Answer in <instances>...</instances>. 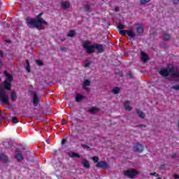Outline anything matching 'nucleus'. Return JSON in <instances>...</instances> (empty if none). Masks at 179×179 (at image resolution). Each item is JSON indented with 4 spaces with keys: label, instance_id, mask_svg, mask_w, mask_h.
I'll return each mask as SVG.
<instances>
[{
    "label": "nucleus",
    "instance_id": "nucleus-25",
    "mask_svg": "<svg viewBox=\"0 0 179 179\" xmlns=\"http://www.w3.org/2000/svg\"><path fill=\"white\" fill-rule=\"evenodd\" d=\"M87 86H90V80H85L83 83V87H86Z\"/></svg>",
    "mask_w": 179,
    "mask_h": 179
},
{
    "label": "nucleus",
    "instance_id": "nucleus-46",
    "mask_svg": "<svg viewBox=\"0 0 179 179\" xmlns=\"http://www.w3.org/2000/svg\"><path fill=\"white\" fill-rule=\"evenodd\" d=\"M173 177H174V178H176V179H179V175L175 174V175L173 176Z\"/></svg>",
    "mask_w": 179,
    "mask_h": 179
},
{
    "label": "nucleus",
    "instance_id": "nucleus-24",
    "mask_svg": "<svg viewBox=\"0 0 179 179\" xmlns=\"http://www.w3.org/2000/svg\"><path fill=\"white\" fill-rule=\"evenodd\" d=\"M83 164L85 169H90V164L89 163V161H85Z\"/></svg>",
    "mask_w": 179,
    "mask_h": 179
},
{
    "label": "nucleus",
    "instance_id": "nucleus-7",
    "mask_svg": "<svg viewBox=\"0 0 179 179\" xmlns=\"http://www.w3.org/2000/svg\"><path fill=\"white\" fill-rule=\"evenodd\" d=\"M94 50H97L99 54H102V52H104V46L101 44L99 43H94Z\"/></svg>",
    "mask_w": 179,
    "mask_h": 179
},
{
    "label": "nucleus",
    "instance_id": "nucleus-29",
    "mask_svg": "<svg viewBox=\"0 0 179 179\" xmlns=\"http://www.w3.org/2000/svg\"><path fill=\"white\" fill-rule=\"evenodd\" d=\"M150 2V0H141L140 1V5H145V3H148Z\"/></svg>",
    "mask_w": 179,
    "mask_h": 179
},
{
    "label": "nucleus",
    "instance_id": "nucleus-27",
    "mask_svg": "<svg viewBox=\"0 0 179 179\" xmlns=\"http://www.w3.org/2000/svg\"><path fill=\"white\" fill-rule=\"evenodd\" d=\"M117 29H119V30H124V29H125V26L121 23H119L117 25Z\"/></svg>",
    "mask_w": 179,
    "mask_h": 179
},
{
    "label": "nucleus",
    "instance_id": "nucleus-54",
    "mask_svg": "<svg viewBox=\"0 0 179 179\" xmlns=\"http://www.w3.org/2000/svg\"><path fill=\"white\" fill-rule=\"evenodd\" d=\"M0 81H1V78H0Z\"/></svg>",
    "mask_w": 179,
    "mask_h": 179
},
{
    "label": "nucleus",
    "instance_id": "nucleus-14",
    "mask_svg": "<svg viewBox=\"0 0 179 179\" xmlns=\"http://www.w3.org/2000/svg\"><path fill=\"white\" fill-rule=\"evenodd\" d=\"M8 160V156L3 153H0V162H5L6 163Z\"/></svg>",
    "mask_w": 179,
    "mask_h": 179
},
{
    "label": "nucleus",
    "instance_id": "nucleus-17",
    "mask_svg": "<svg viewBox=\"0 0 179 179\" xmlns=\"http://www.w3.org/2000/svg\"><path fill=\"white\" fill-rule=\"evenodd\" d=\"M10 99L12 101H15L17 99V94L15 91L11 92Z\"/></svg>",
    "mask_w": 179,
    "mask_h": 179
},
{
    "label": "nucleus",
    "instance_id": "nucleus-51",
    "mask_svg": "<svg viewBox=\"0 0 179 179\" xmlns=\"http://www.w3.org/2000/svg\"><path fill=\"white\" fill-rule=\"evenodd\" d=\"M0 68H2V62L0 61Z\"/></svg>",
    "mask_w": 179,
    "mask_h": 179
},
{
    "label": "nucleus",
    "instance_id": "nucleus-16",
    "mask_svg": "<svg viewBox=\"0 0 179 179\" xmlns=\"http://www.w3.org/2000/svg\"><path fill=\"white\" fill-rule=\"evenodd\" d=\"M99 111H100V108L96 107H92L89 110L90 114H96V113H99Z\"/></svg>",
    "mask_w": 179,
    "mask_h": 179
},
{
    "label": "nucleus",
    "instance_id": "nucleus-33",
    "mask_svg": "<svg viewBox=\"0 0 179 179\" xmlns=\"http://www.w3.org/2000/svg\"><path fill=\"white\" fill-rule=\"evenodd\" d=\"M92 160L94 162V163H99V157H92Z\"/></svg>",
    "mask_w": 179,
    "mask_h": 179
},
{
    "label": "nucleus",
    "instance_id": "nucleus-39",
    "mask_svg": "<svg viewBox=\"0 0 179 179\" xmlns=\"http://www.w3.org/2000/svg\"><path fill=\"white\" fill-rule=\"evenodd\" d=\"M85 68H87V66H90V62H86L84 65Z\"/></svg>",
    "mask_w": 179,
    "mask_h": 179
},
{
    "label": "nucleus",
    "instance_id": "nucleus-26",
    "mask_svg": "<svg viewBox=\"0 0 179 179\" xmlns=\"http://www.w3.org/2000/svg\"><path fill=\"white\" fill-rule=\"evenodd\" d=\"M67 36H68V37H74L75 36V31H73V30L69 31Z\"/></svg>",
    "mask_w": 179,
    "mask_h": 179
},
{
    "label": "nucleus",
    "instance_id": "nucleus-30",
    "mask_svg": "<svg viewBox=\"0 0 179 179\" xmlns=\"http://www.w3.org/2000/svg\"><path fill=\"white\" fill-rule=\"evenodd\" d=\"M12 122L13 124H17L19 122V120L16 118V117H12Z\"/></svg>",
    "mask_w": 179,
    "mask_h": 179
},
{
    "label": "nucleus",
    "instance_id": "nucleus-11",
    "mask_svg": "<svg viewBox=\"0 0 179 179\" xmlns=\"http://www.w3.org/2000/svg\"><path fill=\"white\" fill-rule=\"evenodd\" d=\"M61 6L62 9H69V8L71 7V3H69V1H64L61 3Z\"/></svg>",
    "mask_w": 179,
    "mask_h": 179
},
{
    "label": "nucleus",
    "instance_id": "nucleus-42",
    "mask_svg": "<svg viewBox=\"0 0 179 179\" xmlns=\"http://www.w3.org/2000/svg\"><path fill=\"white\" fill-rule=\"evenodd\" d=\"M83 89L85 90H86L87 92H90V88L87 87H83Z\"/></svg>",
    "mask_w": 179,
    "mask_h": 179
},
{
    "label": "nucleus",
    "instance_id": "nucleus-36",
    "mask_svg": "<svg viewBox=\"0 0 179 179\" xmlns=\"http://www.w3.org/2000/svg\"><path fill=\"white\" fill-rule=\"evenodd\" d=\"M81 148H84L85 149H90V147L86 144H81Z\"/></svg>",
    "mask_w": 179,
    "mask_h": 179
},
{
    "label": "nucleus",
    "instance_id": "nucleus-20",
    "mask_svg": "<svg viewBox=\"0 0 179 179\" xmlns=\"http://www.w3.org/2000/svg\"><path fill=\"white\" fill-rule=\"evenodd\" d=\"M123 106L126 110H128V111H131V110H132V108L129 106V101H125Z\"/></svg>",
    "mask_w": 179,
    "mask_h": 179
},
{
    "label": "nucleus",
    "instance_id": "nucleus-1",
    "mask_svg": "<svg viewBox=\"0 0 179 179\" xmlns=\"http://www.w3.org/2000/svg\"><path fill=\"white\" fill-rule=\"evenodd\" d=\"M4 75L6 79L4 80L1 86H0V100L6 104V106H9V96L8 93L5 90H10L12 89V83L13 82V76L9 74L8 71H4Z\"/></svg>",
    "mask_w": 179,
    "mask_h": 179
},
{
    "label": "nucleus",
    "instance_id": "nucleus-50",
    "mask_svg": "<svg viewBox=\"0 0 179 179\" xmlns=\"http://www.w3.org/2000/svg\"><path fill=\"white\" fill-rule=\"evenodd\" d=\"M27 66H30V63H29V60H27Z\"/></svg>",
    "mask_w": 179,
    "mask_h": 179
},
{
    "label": "nucleus",
    "instance_id": "nucleus-31",
    "mask_svg": "<svg viewBox=\"0 0 179 179\" xmlns=\"http://www.w3.org/2000/svg\"><path fill=\"white\" fill-rule=\"evenodd\" d=\"M171 89H173V90H179V85L176 84L171 87Z\"/></svg>",
    "mask_w": 179,
    "mask_h": 179
},
{
    "label": "nucleus",
    "instance_id": "nucleus-13",
    "mask_svg": "<svg viewBox=\"0 0 179 179\" xmlns=\"http://www.w3.org/2000/svg\"><path fill=\"white\" fill-rule=\"evenodd\" d=\"M136 31L138 34H143V27L141 24H137Z\"/></svg>",
    "mask_w": 179,
    "mask_h": 179
},
{
    "label": "nucleus",
    "instance_id": "nucleus-35",
    "mask_svg": "<svg viewBox=\"0 0 179 179\" xmlns=\"http://www.w3.org/2000/svg\"><path fill=\"white\" fill-rule=\"evenodd\" d=\"M0 57H1V58H3V57H6V54H5L3 52V51L0 50Z\"/></svg>",
    "mask_w": 179,
    "mask_h": 179
},
{
    "label": "nucleus",
    "instance_id": "nucleus-47",
    "mask_svg": "<svg viewBox=\"0 0 179 179\" xmlns=\"http://www.w3.org/2000/svg\"><path fill=\"white\" fill-rule=\"evenodd\" d=\"M128 75L129 76V77L132 79V78H134L133 76H132V73H131V72H129L128 73Z\"/></svg>",
    "mask_w": 179,
    "mask_h": 179
},
{
    "label": "nucleus",
    "instance_id": "nucleus-6",
    "mask_svg": "<svg viewBox=\"0 0 179 179\" xmlns=\"http://www.w3.org/2000/svg\"><path fill=\"white\" fill-rule=\"evenodd\" d=\"M144 148L145 147L143 146V145L139 143H136L134 144V149L135 152H137L138 153H142V152H143Z\"/></svg>",
    "mask_w": 179,
    "mask_h": 179
},
{
    "label": "nucleus",
    "instance_id": "nucleus-8",
    "mask_svg": "<svg viewBox=\"0 0 179 179\" xmlns=\"http://www.w3.org/2000/svg\"><path fill=\"white\" fill-rule=\"evenodd\" d=\"M40 102V97L37 96L36 92H33V105L34 107H37L38 106V103Z\"/></svg>",
    "mask_w": 179,
    "mask_h": 179
},
{
    "label": "nucleus",
    "instance_id": "nucleus-21",
    "mask_svg": "<svg viewBox=\"0 0 179 179\" xmlns=\"http://www.w3.org/2000/svg\"><path fill=\"white\" fill-rule=\"evenodd\" d=\"M163 40L164 41H169V40H170V38H171V36L167 34H164L162 36Z\"/></svg>",
    "mask_w": 179,
    "mask_h": 179
},
{
    "label": "nucleus",
    "instance_id": "nucleus-44",
    "mask_svg": "<svg viewBox=\"0 0 179 179\" xmlns=\"http://www.w3.org/2000/svg\"><path fill=\"white\" fill-rule=\"evenodd\" d=\"M66 143V139L64 138L62 140V145H65Z\"/></svg>",
    "mask_w": 179,
    "mask_h": 179
},
{
    "label": "nucleus",
    "instance_id": "nucleus-43",
    "mask_svg": "<svg viewBox=\"0 0 179 179\" xmlns=\"http://www.w3.org/2000/svg\"><path fill=\"white\" fill-rule=\"evenodd\" d=\"M60 50H62V51H64V52L66 51V48H65V47H61L60 48Z\"/></svg>",
    "mask_w": 179,
    "mask_h": 179
},
{
    "label": "nucleus",
    "instance_id": "nucleus-23",
    "mask_svg": "<svg viewBox=\"0 0 179 179\" xmlns=\"http://www.w3.org/2000/svg\"><path fill=\"white\" fill-rule=\"evenodd\" d=\"M112 93H113L114 94H118V93H120V89L118 88V87H115L112 90Z\"/></svg>",
    "mask_w": 179,
    "mask_h": 179
},
{
    "label": "nucleus",
    "instance_id": "nucleus-48",
    "mask_svg": "<svg viewBox=\"0 0 179 179\" xmlns=\"http://www.w3.org/2000/svg\"><path fill=\"white\" fill-rule=\"evenodd\" d=\"M172 159H176L177 157V155L176 154H173L171 155Z\"/></svg>",
    "mask_w": 179,
    "mask_h": 179
},
{
    "label": "nucleus",
    "instance_id": "nucleus-45",
    "mask_svg": "<svg viewBox=\"0 0 179 179\" xmlns=\"http://www.w3.org/2000/svg\"><path fill=\"white\" fill-rule=\"evenodd\" d=\"M115 12H120V7H116L115 8Z\"/></svg>",
    "mask_w": 179,
    "mask_h": 179
},
{
    "label": "nucleus",
    "instance_id": "nucleus-32",
    "mask_svg": "<svg viewBox=\"0 0 179 179\" xmlns=\"http://www.w3.org/2000/svg\"><path fill=\"white\" fill-rule=\"evenodd\" d=\"M85 12H89L90 10V6H89V4L85 6Z\"/></svg>",
    "mask_w": 179,
    "mask_h": 179
},
{
    "label": "nucleus",
    "instance_id": "nucleus-5",
    "mask_svg": "<svg viewBox=\"0 0 179 179\" xmlns=\"http://www.w3.org/2000/svg\"><path fill=\"white\" fill-rule=\"evenodd\" d=\"M138 174H139V172L136 169H129L124 173V175L129 178H135Z\"/></svg>",
    "mask_w": 179,
    "mask_h": 179
},
{
    "label": "nucleus",
    "instance_id": "nucleus-38",
    "mask_svg": "<svg viewBox=\"0 0 179 179\" xmlns=\"http://www.w3.org/2000/svg\"><path fill=\"white\" fill-rule=\"evenodd\" d=\"M166 169V165L162 164L159 166V170H165Z\"/></svg>",
    "mask_w": 179,
    "mask_h": 179
},
{
    "label": "nucleus",
    "instance_id": "nucleus-10",
    "mask_svg": "<svg viewBox=\"0 0 179 179\" xmlns=\"http://www.w3.org/2000/svg\"><path fill=\"white\" fill-rule=\"evenodd\" d=\"M96 167H98L99 169H107V167H108V165L105 161H100L97 163Z\"/></svg>",
    "mask_w": 179,
    "mask_h": 179
},
{
    "label": "nucleus",
    "instance_id": "nucleus-19",
    "mask_svg": "<svg viewBox=\"0 0 179 179\" xmlns=\"http://www.w3.org/2000/svg\"><path fill=\"white\" fill-rule=\"evenodd\" d=\"M68 155H69V157L71 158L77 157V159H80V155H79V154L76 152H69Z\"/></svg>",
    "mask_w": 179,
    "mask_h": 179
},
{
    "label": "nucleus",
    "instance_id": "nucleus-3",
    "mask_svg": "<svg viewBox=\"0 0 179 179\" xmlns=\"http://www.w3.org/2000/svg\"><path fill=\"white\" fill-rule=\"evenodd\" d=\"M159 75L161 76H169V75H171V78L178 79L176 82H178L179 79V72L176 71V69H174V67H170L169 69H162L159 71Z\"/></svg>",
    "mask_w": 179,
    "mask_h": 179
},
{
    "label": "nucleus",
    "instance_id": "nucleus-28",
    "mask_svg": "<svg viewBox=\"0 0 179 179\" xmlns=\"http://www.w3.org/2000/svg\"><path fill=\"white\" fill-rule=\"evenodd\" d=\"M119 32L120 33L121 36H127V33L128 31L127 30H120Z\"/></svg>",
    "mask_w": 179,
    "mask_h": 179
},
{
    "label": "nucleus",
    "instance_id": "nucleus-34",
    "mask_svg": "<svg viewBox=\"0 0 179 179\" xmlns=\"http://www.w3.org/2000/svg\"><path fill=\"white\" fill-rule=\"evenodd\" d=\"M36 64L37 65H38L39 66H43V65H44V64L43 63V62L41 60H37L36 61Z\"/></svg>",
    "mask_w": 179,
    "mask_h": 179
},
{
    "label": "nucleus",
    "instance_id": "nucleus-12",
    "mask_svg": "<svg viewBox=\"0 0 179 179\" xmlns=\"http://www.w3.org/2000/svg\"><path fill=\"white\" fill-rule=\"evenodd\" d=\"M141 60L143 62H148V61L149 60V57L145 52H141Z\"/></svg>",
    "mask_w": 179,
    "mask_h": 179
},
{
    "label": "nucleus",
    "instance_id": "nucleus-2",
    "mask_svg": "<svg viewBox=\"0 0 179 179\" xmlns=\"http://www.w3.org/2000/svg\"><path fill=\"white\" fill-rule=\"evenodd\" d=\"M42 15L43 13H40L38 15L36 19L30 17L27 18L25 20L27 26L30 29H31V26H34V27H36L37 30H41V29H40V26H41V24H44L45 26L48 24V23L44 20V19L40 18V17Z\"/></svg>",
    "mask_w": 179,
    "mask_h": 179
},
{
    "label": "nucleus",
    "instance_id": "nucleus-37",
    "mask_svg": "<svg viewBox=\"0 0 179 179\" xmlns=\"http://www.w3.org/2000/svg\"><path fill=\"white\" fill-rule=\"evenodd\" d=\"M150 176H155V177H160V175H159L158 173H157L156 172L155 173H150Z\"/></svg>",
    "mask_w": 179,
    "mask_h": 179
},
{
    "label": "nucleus",
    "instance_id": "nucleus-22",
    "mask_svg": "<svg viewBox=\"0 0 179 179\" xmlns=\"http://www.w3.org/2000/svg\"><path fill=\"white\" fill-rule=\"evenodd\" d=\"M127 35L129 37H131V38H134L135 37V33L132 30L127 31Z\"/></svg>",
    "mask_w": 179,
    "mask_h": 179
},
{
    "label": "nucleus",
    "instance_id": "nucleus-4",
    "mask_svg": "<svg viewBox=\"0 0 179 179\" xmlns=\"http://www.w3.org/2000/svg\"><path fill=\"white\" fill-rule=\"evenodd\" d=\"M92 43L89 41H86L83 43V47L85 50V51L87 52V54H94V43L93 45H91Z\"/></svg>",
    "mask_w": 179,
    "mask_h": 179
},
{
    "label": "nucleus",
    "instance_id": "nucleus-15",
    "mask_svg": "<svg viewBox=\"0 0 179 179\" xmlns=\"http://www.w3.org/2000/svg\"><path fill=\"white\" fill-rule=\"evenodd\" d=\"M85 99V96L80 94H78L76 96V101L77 103H80L82 101V99Z\"/></svg>",
    "mask_w": 179,
    "mask_h": 179
},
{
    "label": "nucleus",
    "instance_id": "nucleus-40",
    "mask_svg": "<svg viewBox=\"0 0 179 179\" xmlns=\"http://www.w3.org/2000/svg\"><path fill=\"white\" fill-rule=\"evenodd\" d=\"M143 127L145 128V127H146V125H145V124H138L137 126V128H143Z\"/></svg>",
    "mask_w": 179,
    "mask_h": 179
},
{
    "label": "nucleus",
    "instance_id": "nucleus-52",
    "mask_svg": "<svg viewBox=\"0 0 179 179\" xmlns=\"http://www.w3.org/2000/svg\"><path fill=\"white\" fill-rule=\"evenodd\" d=\"M0 115H2V110H0Z\"/></svg>",
    "mask_w": 179,
    "mask_h": 179
},
{
    "label": "nucleus",
    "instance_id": "nucleus-9",
    "mask_svg": "<svg viewBox=\"0 0 179 179\" xmlns=\"http://www.w3.org/2000/svg\"><path fill=\"white\" fill-rule=\"evenodd\" d=\"M15 157L17 162H22L23 160V155H22L20 150L16 149Z\"/></svg>",
    "mask_w": 179,
    "mask_h": 179
},
{
    "label": "nucleus",
    "instance_id": "nucleus-18",
    "mask_svg": "<svg viewBox=\"0 0 179 179\" xmlns=\"http://www.w3.org/2000/svg\"><path fill=\"white\" fill-rule=\"evenodd\" d=\"M136 113L138 115V117L140 118H145V117H146V114H145V113L141 111L139 109H136Z\"/></svg>",
    "mask_w": 179,
    "mask_h": 179
},
{
    "label": "nucleus",
    "instance_id": "nucleus-49",
    "mask_svg": "<svg viewBox=\"0 0 179 179\" xmlns=\"http://www.w3.org/2000/svg\"><path fill=\"white\" fill-rule=\"evenodd\" d=\"M27 71L28 72H30V66H27Z\"/></svg>",
    "mask_w": 179,
    "mask_h": 179
},
{
    "label": "nucleus",
    "instance_id": "nucleus-41",
    "mask_svg": "<svg viewBox=\"0 0 179 179\" xmlns=\"http://www.w3.org/2000/svg\"><path fill=\"white\" fill-rule=\"evenodd\" d=\"M179 2V0H173V5H177Z\"/></svg>",
    "mask_w": 179,
    "mask_h": 179
},
{
    "label": "nucleus",
    "instance_id": "nucleus-53",
    "mask_svg": "<svg viewBox=\"0 0 179 179\" xmlns=\"http://www.w3.org/2000/svg\"><path fill=\"white\" fill-rule=\"evenodd\" d=\"M158 178H156V179H162V178H160V177H159V176H157Z\"/></svg>",
    "mask_w": 179,
    "mask_h": 179
}]
</instances>
